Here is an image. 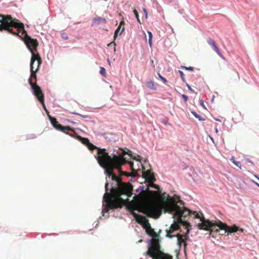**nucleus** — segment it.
<instances>
[{
  "instance_id": "nucleus-45",
  "label": "nucleus",
  "mask_w": 259,
  "mask_h": 259,
  "mask_svg": "<svg viewBox=\"0 0 259 259\" xmlns=\"http://www.w3.org/2000/svg\"><path fill=\"white\" fill-rule=\"evenodd\" d=\"M144 11L146 14V17L147 18V12L145 9H144Z\"/></svg>"
},
{
  "instance_id": "nucleus-8",
  "label": "nucleus",
  "mask_w": 259,
  "mask_h": 259,
  "mask_svg": "<svg viewBox=\"0 0 259 259\" xmlns=\"http://www.w3.org/2000/svg\"><path fill=\"white\" fill-rule=\"evenodd\" d=\"M160 251V246L158 238H153L146 254L151 257H154L155 255H156Z\"/></svg>"
},
{
  "instance_id": "nucleus-2",
  "label": "nucleus",
  "mask_w": 259,
  "mask_h": 259,
  "mask_svg": "<svg viewBox=\"0 0 259 259\" xmlns=\"http://www.w3.org/2000/svg\"><path fill=\"white\" fill-rule=\"evenodd\" d=\"M179 206L175 203L164 202L163 204H160L153 202H143L142 204L141 211L148 217L157 219L159 218L163 209L164 212L171 213L175 211L173 218L177 217V210Z\"/></svg>"
},
{
  "instance_id": "nucleus-40",
  "label": "nucleus",
  "mask_w": 259,
  "mask_h": 259,
  "mask_svg": "<svg viewBox=\"0 0 259 259\" xmlns=\"http://www.w3.org/2000/svg\"><path fill=\"white\" fill-rule=\"evenodd\" d=\"M124 21L123 20H122L120 23H119V25L118 26H120V27H124Z\"/></svg>"
},
{
  "instance_id": "nucleus-20",
  "label": "nucleus",
  "mask_w": 259,
  "mask_h": 259,
  "mask_svg": "<svg viewBox=\"0 0 259 259\" xmlns=\"http://www.w3.org/2000/svg\"><path fill=\"white\" fill-rule=\"evenodd\" d=\"M124 30V27H122V28L120 26H118L117 29L115 30L114 35V39L115 40L118 35H121L122 33Z\"/></svg>"
},
{
  "instance_id": "nucleus-22",
  "label": "nucleus",
  "mask_w": 259,
  "mask_h": 259,
  "mask_svg": "<svg viewBox=\"0 0 259 259\" xmlns=\"http://www.w3.org/2000/svg\"><path fill=\"white\" fill-rule=\"evenodd\" d=\"M146 84L147 87L149 89H150L153 90H156V87L154 85V82L151 80L147 81L146 82Z\"/></svg>"
},
{
  "instance_id": "nucleus-43",
  "label": "nucleus",
  "mask_w": 259,
  "mask_h": 259,
  "mask_svg": "<svg viewBox=\"0 0 259 259\" xmlns=\"http://www.w3.org/2000/svg\"><path fill=\"white\" fill-rule=\"evenodd\" d=\"M200 105H201L202 106H203V107L205 108V106H204V102H203V100H201L200 101Z\"/></svg>"
},
{
  "instance_id": "nucleus-39",
  "label": "nucleus",
  "mask_w": 259,
  "mask_h": 259,
  "mask_svg": "<svg viewBox=\"0 0 259 259\" xmlns=\"http://www.w3.org/2000/svg\"><path fill=\"white\" fill-rule=\"evenodd\" d=\"M73 113V114H76V115H77L80 116L81 117H82V118H87V117H88V116H87V115H81V114H79V113H74V112H73V113Z\"/></svg>"
},
{
  "instance_id": "nucleus-48",
  "label": "nucleus",
  "mask_w": 259,
  "mask_h": 259,
  "mask_svg": "<svg viewBox=\"0 0 259 259\" xmlns=\"http://www.w3.org/2000/svg\"><path fill=\"white\" fill-rule=\"evenodd\" d=\"M153 259H157L156 257H157V255H155V256L154 257H152Z\"/></svg>"
},
{
  "instance_id": "nucleus-34",
  "label": "nucleus",
  "mask_w": 259,
  "mask_h": 259,
  "mask_svg": "<svg viewBox=\"0 0 259 259\" xmlns=\"http://www.w3.org/2000/svg\"><path fill=\"white\" fill-rule=\"evenodd\" d=\"M61 37L63 39L66 40L68 38V35L65 32H62L61 33Z\"/></svg>"
},
{
  "instance_id": "nucleus-16",
  "label": "nucleus",
  "mask_w": 259,
  "mask_h": 259,
  "mask_svg": "<svg viewBox=\"0 0 259 259\" xmlns=\"http://www.w3.org/2000/svg\"><path fill=\"white\" fill-rule=\"evenodd\" d=\"M133 215L136 220V221L140 224H145L147 222L148 220L146 218V217H143L141 215L137 214L135 212H133Z\"/></svg>"
},
{
  "instance_id": "nucleus-32",
  "label": "nucleus",
  "mask_w": 259,
  "mask_h": 259,
  "mask_svg": "<svg viewBox=\"0 0 259 259\" xmlns=\"http://www.w3.org/2000/svg\"><path fill=\"white\" fill-rule=\"evenodd\" d=\"M100 72L104 76H105V75H106V70H105V69L104 67H100Z\"/></svg>"
},
{
  "instance_id": "nucleus-28",
  "label": "nucleus",
  "mask_w": 259,
  "mask_h": 259,
  "mask_svg": "<svg viewBox=\"0 0 259 259\" xmlns=\"http://www.w3.org/2000/svg\"><path fill=\"white\" fill-rule=\"evenodd\" d=\"M192 114L196 118H198L200 121L203 120L204 119L201 118V117L198 115L196 112L195 111L192 112Z\"/></svg>"
},
{
  "instance_id": "nucleus-17",
  "label": "nucleus",
  "mask_w": 259,
  "mask_h": 259,
  "mask_svg": "<svg viewBox=\"0 0 259 259\" xmlns=\"http://www.w3.org/2000/svg\"><path fill=\"white\" fill-rule=\"evenodd\" d=\"M156 258L158 259H172V256L161 251L157 254Z\"/></svg>"
},
{
  "instance_id": "nucleus-36",
  "label": "nucleus",
  "mask_w": 259,
  "mask_h": 259,
  "mask_svg": "<svg viewBox=\"0 0 259 259\" xmlns=\"http://www.w3.org/2000/svg\"><path fill=\"white\" fill-rule=\"evenodd\" d=\"M158 76L161 79V80L162 81H163V82L164 83H166L167 82V80L165 78L163 77L162 76H161L159 73H158Z\"/></svg>"
},
{
  "instance_id": "nucleus-6",
  "label": "nucleus",
  "mask_w": 259,
  "mask_h": 259,
  "mask_svg": "<svg viewBox=\"0 0 259 259\" xmlns=\"http://www.w3.org/2000/svg\"><path fill=\"white\" fill-rule=\"evenodd\" d=\"M41 63V59L39 55H33V56H31L30 62L31 75L29 80L34 78L35 82L36 81V73L38 71ZM32 81H33V80Z\"/></svg>"
},
{
  "instance_id": "nucleus-9",
  "label": "nucleus",
  "mask_w": 259,
  "mask_h": 259,
  "mask_svg": "<svg viewBox=\"0 0 259 259\" xmlns=\"http://www.w3.org/2000/svg\"><path fill=\"white\" fill-rule=\"evenodd\" d=\"M49 118H50V121H51L52 124L56 130L60 131L63 133H64L66 134H68L71 137H73V135L69 134L68 132L69 131L74 132L73 129L71 128L69 126H64L61 125L57 121V119L54 117H52L49 116Z\"/></svg>"
},
{
  "instance_id": "nucleus-3",
  "label": "nucleus",
  "mask_w": 259,
  "mask_h": 259,
  "mask_svg": "<svg viewBox=\"0 0 259 259\" xmlns=\"http://www.w3.org/2000/svg\"><path fill=\"white\" fill-rule=\"evenodd\" d=\"M24 24L11 15L0 14V31L6 30L10 33H15L13 28H23Z\"/></svg>"
},
{
  "instance_id": "nucleus-27",
  "label": "nucleus",
  "mask_w": 259,
  "mask_h": 259,
  "mask_svg": "<svg viewBox=\"0 0 259 259\" xmlns=\"http://www.w3.org/2000/svg\"><path fill=\"white\" fill-rule=\"evenodd\" d=\"M148 36H149V44L150 47L152 46V34L150 31H148Z\"/></svg>"
},
{
  "instance_id": "nucleus-44",
  "label": "nucleus",
  "mask_w": 259,
  "mask_h": 259,
  "mask_svg": "<svg viewBox=\"0 0 259 259\" xmlns=\"http://www.w3.org/2000/svg\"><path fill=\"white\" fill-rule=\"evenodd\" d=\"M230 160L234 163V162L236 161L234 156H232L230 159Z\"/></svg>"
},
{
  "instance_id": "nucleus-24",
  "label": "nucleus",
  "mask_w": 259,
  "mask_h": 259,
  "mask_svg": "<svg viewBox=\"0 0 259 259\" xmlns=\"http://www.w3.org/2000/svg\"><path fill=\"white\" fill-rule=\"evenodd\" d=\"M128 163L131 167V169L132 170V172H133V177H135L137 174V172L136 170H135V169L134 168V163L132 161H130V162H128L127 161L126 163Z\"/></svg>"
},
{
  "instance_id": "nucleus-52",
  "label": "nucleus",
  "mask_w": 259,
  "mask_h": 259,
  "mask_svg": "<svg viewBox=\"0 0 259 259\" xmlns=\"http://www.w3.org/2000/svg\"><path fill=\"white\" fill-rule=\"evenodd\" d=\"M215 132H216V133H218V128H215Z\"/></svg>"
},
{
  "instance_id": "nucleus-11",
  "label": "nucleus",
  "mask_w": 259,
  "mask_h": 259,
  "mask_svg": "<svg viewBox=\"0 0 259 259\" xmlns=\"http://www.w3.org/2000/svg\"><path fill=\"white\" fill-rule=\"evenodd\" d=\"M191 211L187 209L185 207H183V209H181L179 206L178 210H177V217L180 220L182 217L185 218L188 215H190L191 213Z\"/></svg>"
},
{
  "instance_id": "nucleus-25",
  "label": "nucleus",
  "mask_w": 259,
  "mask_h": 259,
  "mask_svg": "<svg viewBox=\"0 0 259 259\" xmlns=\"http://www.w3.org/2000/svg\"><path fill=\"white\" fill-rule=\"evenodd\" d=\"M147 233L150 236H153V238H154V237L157 238L158 237V235L156 233V232L154 231V230L152 228H151V229H149V230H148Z\"/></svg>"
},
{
  "instance_id": "nucleus-23",
  "label": "nucleus",
  "mask_w": 259,
  "mask_h": 259,
  "mask_svg": "<svg viewBox=\"0 0 259 259\" xmlns=\"http://www.w3.org/2000/svg\"><path fill=\"white\" fill-rule=\"evenodd\" d=\"M147 192H148V193H152V192H153V193H155V194H157V193H158V192H157V191H154V192H152V191H149V189H148V188H147V189H146V191H143V193H141V194H140V195H142V197H143L142 198H143V199H145H145H146L147 198V195H146V193H147Z\"/></svg>"
},
{
  "instance_id": "nucleus-47",
  "label": "nucleus",
  "mask_w": 259,
  "mask_h": 259,
  "mask_svg": "<svg viewBox=\"0 0 259 259\" xmlns=\"http://www.w3.org/2000/svg\"><path fill=\"white\" fill-rule=\"evenodd\" d=\"M36 65H37V61H35L34 62V66L36 67Z\"/></svg>"
},
{
  "instance_id": "nucleus-37",
  "label": "nucleus",
  "mask_w": 259,
  "mask_h": 259,
  "mask_svg": "<svg viewBox=\"0 0 259 259\" xmlns=\"http://www.w3.org/2000/svg\"><path fill=\"white\" fill-rule=\"evenodd\" d=\"M234 164L236 166L238 167L239 168H240V169L241 168V164L240 162L236 161L235 162H234Z\"/></svg>"
},
{
  "instance_id": "nucleus-1",
  "label": "nucleus",
  "mask_w": 259,
  "mask_h": 259,
  "mask_svg": "<svg viewBox=\"0 0 259 259\" xmlns=\"http://www.w3.org/2000/svg\"><path fill=\"white\" fill-rule=\"evenodd\" d=\"M122 152L118 155H114L111 157L106 152L105 149H98L97 159L99 164L105 169L106 174L109 177H111L112 180L117 183V188H113L110 190V192H108V183L105 184L106 192L104 195L103 199L106 204L104 208L107 212L109 209L120 208L123 204L127 203L128 198L132 195L133 186L130 183H123L120 177L117 176L113 172V169L116 168L118 169L120 176H132L133 172L130 174L127 172L122 171L121 167L126 163L127 160L124 157L126 154L130 156L133 159L140 161L141 157L138 155L137 157H133L131 154L122 150Z\"/></svg>"
},
{
  "instance_id": "nucleus-51",
  "label": "nucleus",
  "mask_w": 259,
  "mask_h": 259,
  "mask_svg": "<svg viewBox=\"0 0 259 259\" xmlns=\"http://www.w3.org/2000/svg\"><path fill=\"white\" fill-rule=\"evenodd\" d=\"M254 177L256 178L258 180H259V178L258 176H257L256 175H254Z\"/></svg>"
},
{
  "instance_id": "nucleus-19",
  "label": "nucleus",
  "mask_w": 259,
  "mask_h": 259,
  "mask_svg": "<svg viewBox=\"0 0 259 259\" xmlns=\"http://www.w3.org/2000/svg\"><path fill=\"white\" fill-rule=\"evenodd\" d=\"M93 22L97 24H100L101 23L105 24L106 23V19L102 17H97L93 19Z\"/></svg>"
},
{
  "instance_id": "nucleus-31",
  "label": "nucleus",
  "mask_w": 259,
  "mask_h": 259,
  "mask_svg": "<svg viewBox=\"0 0 259 259\" xmlns=\"http://www.w3.org/2000/svg\"><path fill=\"white\" fill-rule=\"evenodd\" d=\"M145 225L144 226V228L148 231V230H149V229H151V225L150 224V223L148 222V220L147 221V222H146L145 224H144Z\"/></svg>"
},
{
  "instance_id": "nucleus-46",
  "label": "nucleus",
  "mask_w": 259,
  "mask_h": 259,
  "mask_svg": "<svg viewBox=\"0 0 259 259\" xmlns=\"http://www.w3.org/2000/svg\"><path fill=\"white\" fill-rule=\"evenodd\" d=\"M239 231L241 232H243V229L241 228V229H239Z\"/></svg>"
},
{
  "instance_id": "nucleus-14",
  "label": "nucleus",
  "mask_w": 259,
  "mask_h": 259,
  "mask_svg": "<svg viewBox=\"0 0 259 259\" xmlns=\"http://www.w3.org/2000/svg\"><path fill=\"white\" fill-rule=\"evenodd\" d=\"M207 42L210 46H211L213 50L217 53L219 56L224 58L213 39L209 37L207 39Z\"/></svg>"
},
{
  "instance_id": "nucleus-49",
  "label": "nucleus",
  "mask_w": 259,
  "mask_h": 259,
  "mask_svg": "<svg viewBox=\"0 0 259 259\" xmlns=\"http://www.w3.org/2000/svg\"><path fill=\"white\" fill-rule=\"evenodd\" d=\"M253 182H254L256 185H257L259 187V184L257 183L256 182L253 181Z\"/></svg>"
},
{
  "instance_id": "nucleus-10",
  "label": "nucleus",
  "mask_w": 259,
  "mask_h": 259,
  "mask_svg": "<svg viewBox=\"0 0 259 259\" xmlns=\"http://www.w3.org/2000/svg\"><path fill=\"white\" fill-rule=\"evenodd\" d=\"M220 229L221 230H225L226 232L230 233L236 232L239 230V228L235 225H234L232 226H229L226 224L222 222H220Z\"/></svg>"
},
{
  "instance_id": "nucleus-21",
  "label": "nucleus",
  "mask_w": 259,
  "mask_h": 259,
  "mask_svg": "<svg viewBox=\"0 0 259 259\" xmlns=\"http://www.w3.org/2000/svg\"><path fill=\"white\" fill-rule=\"evenodd\" d=\"M77 138L79 140V141L83 144L87 146V145L90 143V141L88 138H82L80 136H77Z\"/></svg>"
},
{
  "instance_id": "nucleus-4",
  "label": "nucleus",
  "mask_w": 259,
  "mask_h": 259,
  "mask_svg": "<svg viewBox=\"0 0 259 259\" xmlns=\"http://www.w3.org/2000/svg\"><path fill=\"white\" fill-rule=\"evenodd\" d=\"M15 28L16 29V31L14 30L15 33L11 34L18 36L24 41L25 44L31 53L32 56H33V55H39L38 53L35 54L34 53V51H36L37 47L38 46L37 40L36 39L32 38L27 35L26 31L24 29V26L23 28Z\"/></svg>"
},
{
  "instance_id": "nucleus-18",
  "label": "nucleus",
  "mask_w": 259,
  "mask_h": 259,
  "mask_svg": "<svg viewBox=\"0 0 259 259\" xmlns=\"http://www.w3.org/2000/svg\"><path fill=\"white\" fill-rule=\"evenodd\" d=\"M178 221L179 223L182 224L184 226H185L186 227V228L187 229V234H188L190 232V230H191V228H189V227L191 228L190 223L186 221L183 220L182 218H181V220H180V219H179V218H178Z\"/></svg>"
},
{
  "instance_id": "nucleus-13",
  "label": "nucleus",
  "mask_w": 259,
  "mask_h": 259,
  "mask_svg": "<svg viewBox=\"0 0 259 259\" xmlns=\"http://www.w3.org/2000/svg\"><path fill=\"white\" fill-rule=\"evenodd\" d=\"M143 176L148 182H154L156 180L154 174L151 170H145L144 167H143Z\"/></svg>"
},
{
  "instance_id": "nucleus-38",
  "label": "nucleus",
  "mask_w": 259,
  "mask_h": 259,
  "mask_svg": "<svg viewBox=\"0 0 259 259\" xmlns=\"http://www.w3.org/2000/svg\"><path fill=\"white\" fill-rule=\"evenodd\" d=\"M108 46L109 47H110V46H113L114 47V51H115V46H116V44H115L114 41L110 42V44H109L108 45Z\"/></svg>"
},
{
  "instance_id": "nucleus-29",
  "label": "nucleus",
  "mask_w": 259,
  "mask_h": 259,
  "mask_svg": "<svg viewBox=\"0 0 259 259\" xmlns=\"http://www.w3.org/2000/svg\"><path fill=\"white\" fill-rule=\"evenodd\" d=\"M149 183H150V184H149L150 186H151V187H153L157 190L160 189L159 186L156 184H154L153 182H149Z\"/></svg>"
},
{
  "instance_id": "nucleus-50",
  "label": "nucleus",
  "mask_w": 259,
  "mask_h": 259,
  "mask_svg": "<svg viewBox=\"0 0 259 259\" xmlns=\"http://www.w3.org/2000/svg\"><path fill=\"white\" fill-rule=\"evenodd\" d=\"M179 202H180V204L183 203V202L181 200H179Z\"/></svg>"
},
{
  "instance_id": "nucleus-26",
  "label": "nucleus",
  "mask_w": 259,
  "mask_h": 259,
  "mask_svg": "<svg viewBox=\"0 0 259 259\" xmlns=\"http://www.w3.org/2000/svg\"><path fill=\"white\" fill-rule=\"evenodd\" d=\"M87 146L90 150H94L95 149H97V147L96 146L94 145L92 143L90 142L87 145Z\"/></svg>"
},
{
  "instance_id": "nucleus-35",
  "label": "nucleus",
  "mask_w": 259,
  "mask_h": 259,
  "mask_svg": "<svg viewBox=\"0 0 259 259\" xmlns=\"http://www.w3.org/2000/svg\"><path fill=\"white\" fill-rule=\"evenodd\" d=\"M181 67L182 68H184L185 69L187 70H190V71H193L194 70V68L193 67H191V66L186 67V66H182Z\"/></svg>"
},
{
  "instance_id": "nucleus-41",
  "label": "nucleus",
  "mask_w": 259,
  "mask_h": 259,
  "mask_svg": "<svg viewBox=\"0 0 259 259\" xmlns=\"http://www.w3.org/2000/svg\"><path fill=\"white\" fill-rule=\"evenodd\" d=\"M182 97L184 99L185 102H186L188 99V96L185 95H182Z\"/></svg>"
},
{
  "instance_id": "nucleus-5",
  "label": "nucleus",
  "mask_w": 259,
  "mask_h": 259,
  "mask_svg": "<svg viewBox=\"0 0 259 259\" xmlns=\"http://www.w3.org/2000/svg\"><path fill=\"white\" fill-rule=\"evenodd\" d=\"M195 214L194 218L199 219L201 223L197 225L198 228L200 230L208 231L209 235H211L213 233H217L219 231L220 221L217 223H213L208 219H206L203 216L200 217V215L196 211L193 212Z\"/></svg>"
},
{
  "instance_id": "nucleus-15",
  "label": "nucleus",
  "mask_w": 259,
  "mask_h": 259,
  "mask_svg": "<svg viewBox=\"0 0 259 259\" xmlns=\"http://www.w3.org/2000/svg\"><path fill=\"white\" fill-rule=\"evenodd\" d=\"M188 234H186L185 235H181L180 234H178L177 235L175 236V237H177L178 238V245L181 247L182 244L184 243V246L185 248L187 246V244L185 242V240L187 239Z\"/></svg>"
},
{
  "instance_id": "nucleus-30",
  "label": "nucleus",
  "mask_w": 259,
  "mask_h": 259,
  "mask_svg": "<svg viewBox=\"0 0 259 259\" xmlns=\"http://www.w3.org/2000/svg\"><path fill=\"white\" fill-rule=\"evenodd\" d=\"M133 12H134L138 21L139 22V23H140L141 24V22H140V20L139 18V14H138V11L136 9H134L133 11Z\"/></svg>"
},
{
  "instance_id": "nucleus-42",
  "label": "nucleus",
  "mask_w": 259,
  "mask_h": 259,
  "mask_svg": "<svg viewBox=\"0 0 259 259\" xmlns=\"http://www.w3.org/2000/svg\"><path fill=\"white\" fill-rule=\"evenodd\" d=\"M186 85H187V87H188V89H189L190 91H191V92H194L193 90L191 88V87H190V86L188 83H187V84H186Z\"/></svg>"
},
{
  "instance_id": "nucleus-12",
  "label": "nucleus",
  "mask_w": 259,
  "mask_h": 259,
  "mask_svg": "<svg viewBox=\"0 0 259 259\" xmlns=\"http://www.w3.org/2000/svg\"><path fill=\"white\" fill-rule=\"evenodd\" d=\"M180 229L179 225L178 223L174 222L170 226L169 230H166V236L169 238H173L175 237L176 235H172V233L177 230H178Z\"/></svg>"
},
{
  "instance_id": "nucleus-7",
  "label": "nucleus",
  "mask_w": 259,
  "mask_h": 259,
  "mask_svg": "<svg viewBox=\"0 0 259 259\" xmlns=\"http://www.w3.org/2000/svg\"><path fill=\"white\" fill-rule=\"evenodd\" d=\"M29 83L32 90V92L37 100L41 103L44 108L46 110L44 101V94L42 93L41 88L36 84V82H33L32 79L29 80Z\"/></svg>"
},
{
  "instance_id": "nucleus-33",
  "label": "nucleus",
  "mask_w": 259,
  "mask_h": 259,
  "mask_svg": "<svg viewBox=\"0 0 259 259\" xmlns=\"http://www.w3.org/2000/svg\"><path fill=\"white\" fill-rule=\"evenodd\" d=\"M179 73H180V75L181 76V77L183 81H185V75L183 73V72L181 70H179Z\"/></svg>"
}]
</instances>
